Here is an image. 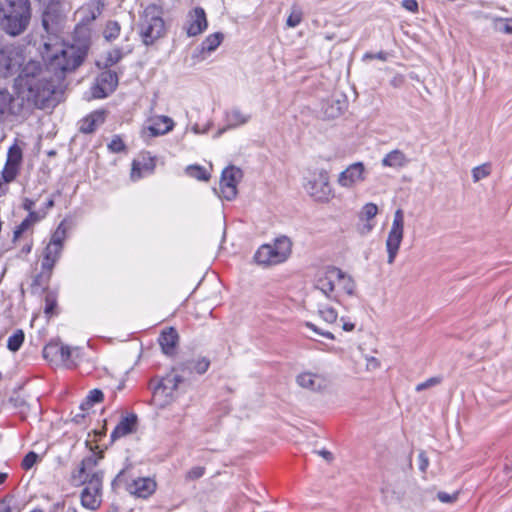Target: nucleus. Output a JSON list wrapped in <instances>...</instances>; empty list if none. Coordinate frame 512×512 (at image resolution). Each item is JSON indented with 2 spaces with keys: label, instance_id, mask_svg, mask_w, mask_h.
<instances>
[{
  "label": "nucleus",
  "instance_id": "45",
  "mask_svg": "<svg viewBox=\"0 0 512 512\" xmlns=\"http://www.w3.org/2000/svg\"><path fill=\"white\" fill-rule=\"evenodd\" d=\"M378 213V207L376 204L369 202L366 203L361 210L360 217L366 219L367 221L373 219Z\"/></svg>",
  "mask_w": 512,
  "mask_h": 512
},
{
  "label": "nucleus",
  "instance_id": "32",
  "mask_svg": "<svg viewBox=\"0 0 512 512\" xmlns=\"http://www.w3.org/2000/svg\"><path fill=\"white\" fill-rule=\"evenodd\" d=\"M67 238V224L66 220H62L54 232L51 234V238L48 243L57 245L58 247L64 248V241Z\"/></svg>",
  "mask_w": 512,
  "mask_h": 512
},
{
  "label": "nucleus",
  "instance_id": "64",
  "mask_svg": "<svg viewBox=\"0 0 512 512\" xmlns=\"http://www.w3.org/2000/svg\"><path fill=\"white\" fill-rule=\"evenodd\" d=\"M54 204H55L54 199L51 197L45 202L44 207H45V209H50L54 206Z\"/></svg>",
  "mask_w": 512,
  "mask_h": 512
},
{
  "label": "nucleus",
  "instance_id": "39",
  "mask_svg": "<svg viewBox=\"0 0 512 512\" xmlns=\"http://www.w3.org/2000/svg\"><path fill=\"white\" fill-rule=\"evenodd\" d=\"M123 56L124 54L121 48H114L107 52L103 62V69H109L111 66L117 64L123 58Z\"/></svg>",
  "mask_w": 512,
  "mask_h": 512
},
{
  "label": "nucleus",
  "instance_id": "37",
  "mask_svg": "<svg viewBox=\"0 0 512 512\" xmlns=\"http://www.w3.org/2000/svg\"><path fill=\"white\" fill-rule=\"evenodd\" d=\"M318 314L326 323L329 324L336 322L338 318L337 311L333 307L328 305H319Z\"/></svg>",
  "mask_w": 512,
  "mask_h": 512
},
{
  "label": "nucleus",
  "instance_id": "48",
  "mask_svg": "<svg viewBox=\"0 0 512 512\" xmlns=\"http://www.w3.org/2000/svg\"><path fill=\"white\" fill-rule=\"evenodd\" d=\"M205 474V468L202 466H194L186 473L187 480H197Z\"/></svg>",
  "mask_w": 512,
  "mask_h": 512
},
{
  "label": "nucleus",
  "instance_id": "60",
  "mask_svg": "<svg viewBox=\"0 0 512 512\" xmlns=\"http://www.w3.org/2000/svg\"><path fill=\"white\" fill-rule=\"evenodd\" d=\"M25 219H29V223L32 224L33 222H37L41 219V217L38 215L35 211H30L28 216Z\"/></svg>",
  "mask_w": 512,
  "mask_h": 512
},
{
  "label": "nucleus",
  "instance_id": "46",
  "mask_svg": "<svg viewBox=\"0 0 512 512\" xmlns=\"http://www.w3.org/2000/svg\"><path fill=\"white\" fill-rule=\"evenodd\" d=\"M39 456L36 452L30 451L28 452L22 459L21 467L24 470H30L38 461Z\"/></svg>",
  "mask_w": 512,
  "mask_h": 512
},
{
  "label": "nucleus",
  "instance_id": "25",
  "mask_svg": "<svg viewBox=\"0 0 512 512\" xmlns=\"http://www.w3.org/2000/svg\"><path fill=\"white\" fill-rule=\"evenodd\" d=\"M63 247L47 243L43 250V258L41 261V268L50 269L53 271L56 263L61 258Z\"/></svg>",
  "mask_w": 512,
  "mask_h": 512
},
{
  "label": "nucleus",
  "instance_id": "27",
  "mask_svg": "<svg viewBox=\"0 0 512 512\" xmlns=\"http://www.w3.org/2000/svg\"><path fill=\"white\" fill-rule=\"evenodd\" d=\"M409 163V159L406 157V155L399 149H394L387 153L382 161L381 164L383 167H390V168H402L405 165Z\"/></svg>",
  "mask_w": 512,
  "mask_h": 512
},
{
  "label": "nucleus",
  "instance_id": "21",
  "mask_svg": "<svg viewBox=\"0 0 512 512\" xmlns=\"http://www.w3.org/2000/svg\"><path fill=\"white\" fill-rule=\"evenodd\" d=\"M179 335L175 328L170 327L161 332L158 338L162 352L167 356H172L178 343Z\"/></svg>",
  "mask_w": 512,
  "mask_h": 512
},
{
  "label": "nucleus",
  "instance_id": "51",
  "mask_svg": "<svg viewBox=\"0 0 512 512\" xmlns=\"http://www.w3.org/2000/svg\"><path fill=\"white\" fill-rule=\"evenodd\" d=\"M305 326L309 329H311L313 332L327 338V339H331V340H334L335 337L333 335V333L329 332V331H324V330H321L320 328H318L314 323L312 322H305Z\"/></svg>",
  "mask_w": 512,
  "mask_h": 512
},
{
  "label": "nucleus",
  "instance_id": "53",
  "mask_svg": "<svg viewBox=\"0 0 512 512\" xmlns=\"http://www.w3.org/2000/svg\"><path fill=\"white\" fill-rule=\"evenodd\" d=\"M29 219H24L14 230V240L30 227Z\"/></svg>",
  "mask_w": 512,
  "mask_h": 512
},
{
  "label": "nucleus",
  "instance_id": "3",
  "mask_svg": "<svg viewBox=\"0 0 512 512\" xmlns=\"http://www.w3.org/2000/svg\"><path fill=\"white\" fill-rule=\"evenodd\" d=\"M2 30L9 36H18L28 28L32 16L30 0H5Z\"/></svg>",
  "mask_w": 512,
  "mask_h": 512
},
{
  "label": "nucleus",
  "instance_id": "41",
  "mask_svg": "<svg viewBox=\"0 0 512 512\" xmlns=\"http://www.w3.org/2000/svg\"><path fill=\"white\" fill-rule=\"evenodd\" d=\"M491 174V165L490 163H484L482 165L476 166L472 169V178L474 182H478Z\"/></svg>",
  "mask_w": 512,
  "mask_h": 512
},
{
  "label": "nucleus",
  "instance_id": "62",
  "mask_svg": "<svg viewBox=\"0 0 512 512\" xmlns=\"http://www.w3.org/2000/svg\"><path fill=\"white\" fill-rule=\"evenodd\" d=\"M375 59H379L381 61H386L388 59V53L385 51H379L375 53Z\"/></svg>",
  "mask_w": 512,
  "mask_h": 512
},
{
  "label": "nucleus",
  "instance_id": "36",
  "mask_svg": "<svg viewBox=\"0 0 512 512\" xmlns=\"http://www.w3.org/2000/svg\"><path fill=\"white\" fill-rule=\"evenodd\" d=\"M121 26L118 21L110 20L107 22L103 31V36L107 41H113L120 35Z\"/></svg>",
  "mask_w": 512,
  "mask_h": 512
},
{
  "label": "nucleus",
  "instance_id": "29",
  "mask_svg": "<svg viewBox=\"0 0 512 512\" xmlns=\"http://www.w3.org/2000/svg\"><path fill=\"white\" fill-rule=\"evenodd\" d=\"M13 101V95L6 88H0V122H2L8 114L12 113Z\"/></svg>",
  "mask_w": 512,
  "mask_h": 512
},
{
  "label": "nucleus",
  "instance_id": "57",
  "mask_svg": "<svg viewBox=\"0 0 512 512\" xmlns=\"http://www.w3.org/2000/svg\"><path fill=\"white\" fill-rule=\"evenodd\" d=\"M12 498L5 497L2 500H0V512H11L12 506H11Z\"/></svg>",
  "mask_w": 512,
  "mask_h": 512
},
{
  "label": "nucleus",
  "instance_id": "49",
  "mask_svg": "<svg viewBox=\"0 0 512 512\" xmlns=\"http://www.w3.org/2000/svg\"><path fill=\"white\" fill-rule=\"evenodd\" d=\"M57 306V300L56 297L52 294H47L45 297V308L44 312L46 315H51L53 313V310Z\"/></svg>",
  "mask_w": 512,
  "mask_h": 512
},
{
  "label": "nucleus",
  "instance_id": "40",
  "mask_svg": "<svg viewBox=\"0 0 512 512\" xmlns=\"http://www.w3.org/2000/svg\"><path fill=\"white\" fill-rule=\"evenodd\" d=\"M22 161V150L16 144L12 145L7 152V164L16 165L20 167Z\"/></svg>",
  "mask_w": 512,
  "mask_h": 512
},
{
  "label": "nucleus",
  "instance_id": "33",
  "mask_svg": "<svg viewBox=\"0 0 512 512\" xmlns=\"http://www.w3.org/2000/svg\"><path fill=\"white\" fill-rule=\"evenodd\" d=\"M72 354L73 351L70 346L58 343V363L66 367L75 366L76 362L72 359Z\"/></svg>",
  "mask_w": 512,
  "mask_h": 512
},
{
  "label": "nucleus",
  "instance_id": "50",
  "mask_svg": "<svg viewBox=\"0 0 512 512\" xmlns=\"http://www.w3.org/2000/svg\"><path fill=\"white\" fill-rule=\"evenodd\" d=\"M302 21V13L300 11L292 12L287 18V25L291 28L297 27Z\"/></svg>",
  "mask_w": 512,
  "mask_h": 512
},
{
  "label": "nucleus",
  "instance_id": "56",
  "mask_svg": "<svg viewBox=\"0 0 512 512\" xmlns=\"http://www.w3.org/2000/svg\"><path fill=\"white\" fill-rule=\"evenodd\" d=\"M402 7L409 12L416 13L418 11V2L416 0H403Z\"/></svg>",
  "mask_w": 512,
  "mask_h": 512
},
{
  "label": "nucleus",
  "instance_id": "58",
  "mask_svg": "<svg viewBox=\"0 0 512 512\" xmlns=\"http://www.w3.org/2000/svg\"><path fill=\"white\" fill-rule=\"evenodd\" d=\"M35 202L29 198H25L23 201V209L30 212L33 211Z\"/></svg>",
  "mask_w": 512,
  "mask_h": 512
},
{
  "label": "nucleus",
  "instance_id": "34",
  "mask_svg": "<svg viewBox=\"0 0 512 512\" xmlns=\"http://www.w3.org/2000/svg\"><path fill=\"white\" fill-rule=\"evenodd\" d=\"M185 171L189 177L200 181H207L210 178V173L201 165H189L186 167Z\"/></svg>",
  "mask_w": 512,
  "mask_h": 512
},
{
  "label": "nucleus",
  "instance_id": "35",
  "mask_svg": "<svg viewBox=\"0 0 512 512\" xmlns=\"http://www.w3.org/2000/svg\"><path fill=\"white\" fill-rule=\"evenodd\" d=\"M104 399V394L100 389H92L89 391L88 395L85 398V401L81 403L80 408L85 410L87 408L92 407L96 403L102 402Z\"/></svg>",
  "mask_w": 512,
  "mask_h": 512
},
{
  "label": "nucleus",
  "instance_id": "23",
  "mask_svg": "<svg viewBox=\"0 0 512 512\" xmlns=\"http://www.w3.org/2000/svg\"><path fill=\"white\" fill-rule=\"evenodd\" d=\"M249 114H244L239 108H232L225 112V123L226 127L219 131V135L225 132L227 129H234L239 126L246 124L250 120Z\"/></svg>",
  "mask_w": 512,
  "mask_h": 512
},
{
  "label": "nucleus",
  "instance_id": "63",
  "mask_svg": "<svg viewBox=\"0 0 512 512\" xmlns=\"http://www.w3.org/2000/svg\"><path fill=\"white\" fill-rule=\"evenodd\" d=\"M342 328L344 331H352L355 328V325L351 322H344Z\"/></svg>",
  "mask_w": 512,
  "mask_h": 512
},
{
  "label": "nucleus",
  "instance_id": "47",
  "mask_svg": "<svg viewBox=\"0 0 512 512\" xmlns=\"http://www.w3.org/2000/svg\"><path fill=\"white\" fill-rule=\"evenodd\" d=\"M441 381H442V378L439 377V376H437V377H430L427 380L417 384L416 387H415V390L417 392H421V391H423L425 389H428L430 387H433V386H436V385L440 384Z\"/></svg>",
  "mask_w": 512,
  "mask_h": 512
},
{
  "label": "nucleus",
  "instance_id": "26",
  "mask_svg": "<svg viewBox=\"0 0 512 512\" xmlns=\"http://www.w3.org/2000/svg\"><path fill=\"white\" fill-rule=\"evenodd\" d=\"M105 121V112L96 110L84 117L81 120V125L79 127L80 132L84 134L93 133L97 127L104 123Z\"/></svg>",
  "mask_w": 512,
  "mask_h": 512
},
{
  "label": "nucleus",
  "instance_id": "55",
  "mask_svg": "<svg viewBox=\"0 0 512 512\" xmlns=\"http://www.w3.org/2000/svg\"><path fill=\"white\" fill-rule=\"evenodd\" d=\"M419 469L425 472L429 466V459L424 451H421L418 455Z\"/></svg>",
  "mask_w": 512,
  "mask_h": 512
},
{
  "label": "nucleus",
  "instance_id": "20",
  "mask_svg": "<svg viewBox=\"0 0 512 512\" xmlns=\"http://www.w3.org/2000/svg\"><path fill=\"white\" fill-rule=\"evenodd\" d=\"M210 367V360L207 357H200L198 359H191L181 362L177 366V370L181 373L192 374L193 372L202 375L208 371Z\"/></svg>",
  "mask_w": 512,
  "mask_h": 512
},
{
  "label": "nucleus",
  "instance_id": "17",
  "mask_svg": "<svg viewBox=\"0 0 512 512\" xmlns=\"http://www.w3.org/2000/svg\"><path fill=\"white\" fill-rule=\"evenodd\" d=\"M156 168V159L150 153L142 155L141 160H133L131 169L132 180H139L144 176L151 175Z\"/></svg>",
  "mask_w": 512,
  "mask_h": 512
},
{
  "label": "nucleus",
  "instance_id": "12",
  "mask_svg": "<svg viewBox=\"0 0 512 512\" xmlns=\"http://www.w3.org/2000/svg\"><path fill=\"white\" fill-rule=\"evenodd\" d=\"M85 485L81 492V504L90 510H96L101 502L102 482L98 475H92L91 478H84L81 481Z\"/></svg>",
  "mask_w": 512,
  "mask_h": 512
},
{
  "label": "nucleus",
  "instance_id": "18",
  "mask_svg": "<svg viewBox=\"0 0 512 512\" xmlns=\"http://www.w3.org/2000/svg\"><path fill=\"white\" fill-rule=\"evenodd\" d=\"M224 40V34L222 32H214L209 34L201 44L193 52V59H205L206 54H210L215 51Z\"/></svg>",
  "mask_w": 512,
  "mask_h": 512
},
{
  "label": "nucleus",
  "instance_id": "28",
  "mask_svg": "<svg viewBox=\"0 0 512 512\" xmlns=\"http://www.w3.org/2000/svg\"><path fill=\"white\" fill-rule=\"evenodd\" d=\"M326 118L334 119L339 117L346 109V101L340 99H328L322 107Z\"/></svg>",
  "mask_w": 512,
  "mask_h": 512
},
{
  "label": "nucleus",
  "instance_id": "22",
  "mask_svg": "<svg viewBox=\"0 0 512 512\" xmlns=\"http://www.w3.org/2000/svg\"><path fill=\"white\" fill-rule=\"evenodd\" d=\"M137 424V416L130 414L120 420L110 434V439L116 441L122 437H125L135 430Z\"/></svg>",
  "mask_w": 512,
  "mask_h": 512
},
{
  "label": "nucleus",
  "instance_id": "59",
  "mask_svg": "<svg viewBox=\"0 0 512 512\" xmlns=\"http://www.w3.org/2000/svg\"><path fill=\"white\" fill-rule=\"evenodd\" d=\"M191 129L195 134H204L208 132L209 126L207 125L206 127L201 128L198 124H194Z\"/></svg>",
  "mask_w": 512,
  "mask_h": 512
},
{
  "label": "nucleus",
  "instance_id": "31",
  "mask_svg": "<svg viewBox=\"0 0 512 512\" xmlns=\"http://www.w3.org/2000/svg\"><path fill=\"white\" fill-rule=\"evenodd\" d=\"M53 271L43 269L33 278L31 287L34 291L38 289L44 290L48 287Z\"/></svg>",
  "mask_w": 512,
  "mask_h": 512
},
{
  "label": "nucleus",
  "instance_id": "10",
  "mask_svg": "<svg viewBox=\"0 0 512 512\" xmlns=\"http://www.w3.org/2000/svg\"><path fill=\"white\" fill-rule=\"evenodd\" d=\"M118 75L115 71L104 69L95 79L90 88L91 98L103 99L112 94L118 86Z\"/></svg>",
  "mask_w": 512,
  "mask_h": 512
},
{
  "label": "nucleus",
  "instance_id": "13",
  "mask_svg": "<svg viewBox=\"0 0 512 512\" xmlns=\"http://www.w3.org/2000/svg\"><path fill=\"white\" fill-rule=\"evenodd\" d=\"M242 177V171L241 169L229 166L226 167L222 171L221 180H220V191L221 196L231 201L233 200L237 195V184L239 180Z\"/></svg>",
  "mask_w": 512,
  "mask_h": 512
},
{
  "label": "nucleus",
  "instance_id": "24",
  "mask_svg": "<svg viewBox=\"0 0 512 512\" xmlns=\"http://www.w3.org/2000/svg\"><path fill=\"white\" fill-rule=\"evenodd\" d=\"M174 128V121L168 116H158L148 126L149 135L151 137H157L165 135Z\"/></svg>",
  "mask_w": 512,
  "mask_h": 512
},
{
  "label": "nucleus",
  "instance_id": "7",
  "mask_svg": "<svg viewBox=\"0 0 512 512\" xmlns=\"http://www.w3.org/2000/svg\"><path fill=\"white\" fill-rule=\"evenodd\" d=\"M304 189L318 203H328L334 198V190L330 184L329 173L325 169H320L314 173L304 184Z\"/></svg>",
  "mask_w": 512,
  "mask_h": 512
},
{
  "label": "nucleus",
  "instance_id": "44",
  "mask_svg": "<svg viewBox=\"0 0 512 512\" xmlns=\"http://www.w3.org/2000/svg\"><path fill=\"white\" fill-rule=\"evenodd\" d=\"M107 147L108 150L112 153H120L126 151V145L119 135H114Z\"/></svg>",
  "mask_w": 512,
  "mask_h": 512
},
{
  "label": "nucleus",
  "instance_id": "43",
  "mask_svg": "<svg viewBox=\"0 0 512 512\" xmlns=\"http://www.w3.org/2000/svg\"><path fill=\"white\" fill-rule=\"evenodd\" d=\"M43 357L51 362H58V343H49L43 348Z\"/></svg>",
  "mask_w": 512,
  "mask_h": 512
},
{
  "label": "nucleus",
  "instance_id": "1",
  "mask_svg": "<svg viewBox=\"0 0 512 512\" xmlns=\"http://www.w3.org/2000/svg\"><path fill=\"white\" fill-rule=\"evenodd\" d=\"M87 55L85 47L68 45L49 57L46 71L36 61H29L19 72L15 84L27 90V99L43 108L61 85L67 72L74 71Z\"/></svg>",
  "mask_w": 512,
  "mask_h": 512
},
{
  "label": "nucleus",
  "instance_id": "11",
  "mask_svg": "<svg viewBox=\"0 0 512 512\" xmlns=\"http://www.w3.org/2000/svg\"><path fill=\"white\" fill-rule=\"evenodd\" d=\"M64 16L58 1H49L42 13V26L44 30L53 36H57L62 29Z\"/></svg>",
  "mask_w": 512,
  "mask_h": 512
},
{
  "label": "nucleus",
  "instance_id": "38",
  "mask_svg": "<svg viewBox=\"0 0 512 512\" xmlns=\"http://www.w3.org/2000/svg\"><path fill=\"white\" fill-rule=\"evenodd\" d=\"M24 338L25 336L22 330L19 329L15 331L7 340V348L11 352L18 351L24 342Z\"/></svg>",
  "mask_w": 512,
  "mask_h": 512
},
{
  "label": "nucleus",
  "instance_id": "9",
  "mask_svg": "<svg viewBox=\"0 0 512 512\" xmlns=\"http://www.w3.org/2000/svg\"><path fill=\"white\" fill-rule=\"evenodd\" d=\"M24 62V56L18 47L4 45L0 47V75L12 76L20 71Z\"/></svg>",
  "mask_w": 512,
  "mask_h": 512
},
{
  "label": "nucleus",
  "instance_id": "42",
  "mask_svg": "<svg viewBox=\"0 0 512 512\" xmlns=\"http://www.w3.org/2000/svg\"><path fill=\"white\" fill-rule=\"evenodd\" d=\"M315 379L316 376L312 373H302L297 376L296 382L303 388L315 390Z\"/></svg>",
  "mask_w": 512,
  "mask_h": 512
},
{
  "label": "nucleus",
  "instance_id": "61",
  "mask_svg": "<svg viewBox=\"0 0 512 512\" xmlns=\"http://www.w3.org/2000/svg\"><path fill=\"white\" fill-rule=\"evenodd\" d=\"M317 453L327 461H331L333 459L332 453L326 449H322V450L318 451Z\"/></svg>",
  "mask_w": 512,
  "mask_h": 512
},
{
  "label": "nucleus",
  "instance_id": "14",
  "mask_svg": "<svg viewBox=\"0 0 512 512\" xmlns=\"http://www.w3.org/2000/svg\"><path fill=\"white\" fill-rule=\"evenodd\" d=\"M207 27L206 12L202 7H195L188 12L184 30L189 37L200 35Z\"/></svg>",
  "mask_w": 512,
  "mask_h": 512
},
{
  "label": "nucleus",
  "instance_id": "30",
  "mask_svg": "<svg viewBox=\"0 0 512 512\" xmlns=\"http://www.w3.org/2000/svg\"><path fill=\"white\" fill-rule=\"evenodd\" d=\"M19 166L5 163L1 174H0V196L5 194V190H2L4 183H10L15 180L19 173Z\"/></svg>",
  "mask_w": 512,
  "mask_h": 512
},
{
  "label": "nucleus",
  "instance_id": "54",
  "mask_svg": "<svg viewBox=\"0 0 512 512\" xmlns=\"http://www.w3.org/2000/svg\"><path fill=\"white\" fill-rule=\"evenodd\" d=\"M498 21L504 22L503 26L499 28V31L504 34H512V18H499Z\"/></svg>",
  "mask_w": 512,
  "mask_h": 512
},
{
  "label": "nucleus",
  "instance_id": "8",
  "mask_svg": "<svg viewBox=\"0 0 512 512\" xmlns=\"http://www.w3.org/2000/svg\"><path fill=\"white\" fill-rule=\"evenodd\" d=\"M404 236V212L397 209L394 213L391 228L386 239V250L388 254V264H393L397 257L400 245Z\"/></svg>",
  "mask_w": 512,
  "mask_h": 512
},
{
  "label": "nucleus",
  "instance_id": "15",
  "mask_svg": "<svg viewBox=\"0 0 512 512\" xmlns=\"http://www.w3.org/2000/svg\"><path fill=\"white\" fill-rule=\"evenodd\" d=\"M366 169L363 162L350 164L338 176V184L344 188H352L366 179Z\"/></svg>",
  "mask_w": 512,
  "mask_h": 512
},
{
  "label": "nucleus",
  "instance_id": "2",
  "mask_svg": "<svg viewBox=\"0 0 512 512\" xmlns=\"http://www.w3.org/2000/svg\"><path fill=\"white\" fill-rule=\"evenodd\" d=\"M314 287L327 299L340 303L342 292L348 296L354 295L356 283L351 275L339 267L329 265L317 272Z\"/></svg>",
  "mask_w": 512,
  "mask_h": 512
},
{
  "label": "nucleus",
  "instance_id": "19",
  "mask_svg": "<svg viewBox=\"0 0 512 512\" xmlns=\"http://www.w3.org/2000/svg\"><path fill=\"white\" fill-rule=\"evenodd\" d=\"M99 459L100 457L94 453L82 459L78 471V477L80 481H83L84 478H91L92 475H98L99 480H101V482L103 481V472L100 470H95Z\"/></svg>",
  "mask_w": 512,
  "mask_h": 512
},
{
  "label": "nucleus",
  "instance_id": "5",
  "mask_svg": "<svg viewBox=\"0 0 512 512\" xmlns=\"http://www.w3.org/2000/svg\"><path fill=\"white\" fill-rule=\"evenodd\" d=\"M139 35L144 45L151 46L166 34V26L161 10L156 5H148L140 16Z\"/></svg>",
  "mask_w": 512,
  "mask_h": 512
},
{
  "label": "nucleus",
  "instance_id": "4",
  "mask_svg": "<svg viewBox=\"0 0 512 512\" xmlns=\"http://www.w3.org/2000/svg\"><path fill=\"white\" fill-rule=\"evenodd\" d=\"M292 241L285 235L273 239L271 243L262 244L255 252L254 261L263 267H270L286 262L292 254Z\"/></svg>",
  "mask_w": 512,
  "mask_h": 512
},
{
  "label": "nucleus",
  "instance_id": "16",
  "mask_svg": "<svg viewBox=\"0 0 512 512\" xmlns=\"http://www.w3.org/2000/svg\"><path fill=\"white\" fill-rule=\"evenodd\" d=\"M175 371H178L177 367L160 379L158 384L154 387V395L162 394L166 398L173 397L174 392L178 389L179 385L184 381V377L182 375L175 373Z\"/></svg>",
  "mask_w": 512,
  "mask_h": 512
},
{
  "label": "nucleus",
  "instance_id": "6",
  "mask_svg": "<svg viewBox=\"0 0 512 512\" xmlns=\"http://www.w3.org/2000/svg\"><path fill=\"white\" fill-rule=\"evenodd\" d=\"M123 486L125 490L136 498L147 499L156 491L157 484L150 477L132 478L126 469H122L112 481V487Z\"/></svg>",
  "mask_w": 512,
  "mask_h": 512
},
{
  "label": "nucleus",
  "instance_id": "52",
  "mask_svg": "<svg viewBox=\"0 0 512 512\" xmlns=\"http://www.w3.org/2000/svg\"><path fill=\"white\" fill-rule=\"evenodd\" d=\"M437 497L442 503H452L457 500L458 493L449 494L447 492L440 491L438 492Z\"/></svg>",
  "mask_w": 512,
  "mask_h": 512
}]
</instances>
